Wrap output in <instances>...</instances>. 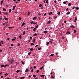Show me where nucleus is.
<instances>
[{
    "label": "nucleus",
    "mask_w": 79,
    "mask_h": 79,
    "mask_svg": "<svg viewBox=\"0 0 79 79\" xmlns=\"http://www.w3.org/2000/svg\"><path fill=\"white\" fill-rule=\"evenodd\" d=\"M70 27L72 28H75V27H74V26L73 25H72L71 26H70Z\"/></svg>",
    "instance_id": "obj_1"
},
{
    "label": "nucleus",
    "mask_w": 79,
    "mask_h": 79,
    "mask_svg": "<svg viewBox=\"0 0 79 79\" xmlns=\"http://www.w3.org/2000/svg\"><path fill=\"white\" fill-rule=\"evenodd\" d=\"M28 71H29V69H26L25 72L26 73V72H28Z\"/></svg>",
    "instance_id": "obj_2"
},
{
    "label": "nucleus",
    "mask_w": 79,
    "mask_h": 79,
    "mask_svg": "<svg viewBox=\"0 0 79 79\" xmlns=\"http://www.w3.org/2000/svg\"><path fill=\"white\" fill-rule=\"evenodd\" d=\"M70 32L69 31H68L66 33V34H70Z\"/></svg>",
    "instance_id": "obj_3"
},
{
    "label": "nucleus",
    "mask_w": 79,
    "mask_h": 79,
    "mask_svg": "<svg viewBox=\"0 0 79 79\" xmlns=\"http://www.w3.org/2000/svg\"><path fill=\"white\" fill-rule=\"evenodd\" d=\"M77 21V17H75V20H74V22L76 23Z\"/></svg>",
    "instance_id": "obj_4"
},
{
    "label": "nucleus",
    "mask_w": 79,
    "mask_h": 79,
    "mask_svg": "<svg viewBox=\"0 0 79 79\" xmlns=\"http://www.w3.org/2000/svg\"><path fill=\"white\" fill-rule=\"evenodd\" d=\"M51 23V21L49 20L48 21V22L47 23L48 24H50Z\"/></svg>",
    "instance_id": "obj_5"
},
{
    "label": "nucleus",
    "mask_w": 79,
    "mask_h": 79,
    "mask_svg": "<svg viewBox=\"0 0 79 79\" xmlns=\"http://www.w3.org/2000/svg\"><path fill=\"white\" fill-rule=\"evenodd\" d=\"M3 13L5 15H8V12H3Z\"/></svg>",
    "instance_id": "obj_6"
},
{
    "label": "nucleus",
    "mask_w": 79,
    "mask_h": 79,
    "mask_svg": "<svg viewBox=\"0 0 79 79\" xmlns=\"http://www.w3.org/2000/svg\"><path fill=\"white\" fill-rule=\"evenodd\" d=\"M5 20H6V21H8V18H6V17L4 18Z\"/></svg>",
    "instance_id": "obj_7"
},
{
    "label": "nucleus",
    "mask_w": 79,
    "mask_h": 79,
    "mask_svg": "<svg viewBox=\"0 0 79 79\" xmlns=\"http://www.w3.org/2000/svg\"><path fill=\"white\" fill-rule=\"evenodd\" d=\"M38 27H39V25H36L35 27V28H36V29H37V28H38Z\"/></svg>",
    "instance_id": "obj_8"
},
{
    "label": "nucleus",
    "mask_w": 79,
    "mask_h": 79,
    "mask_svg": "<svg viewBox=\"0 0 79 79\" xmlns=\"http://www.w3.org/2000/svg\"><path fill=\"white\" fill-rule=\"evenodd\" d=\"M25 24H26V23H24V22H23V23H22V25L23 26H24V25H25Z\"/></svg>",
    "instance_id": "obj_9"
},
{
    "label": "nucleus",
    "mask_w": 79,
    "mask_h": 79,
    "mask_svg": "<svg viewBox=\"0 0 79 79\" xmlns=\"http://www.w3.org/2000/svg\"><path fill=\"white\" fill-rule=\"evenodd\" d=\"M26 34V31H23V35H24V34Z\"/></svg>",
    "instance_id": "obj_10"
},
{
    "label": "nucleus",
    "mask_w": 79,
    "mask_h": 79,
    "mask_svg": "<svg viewBox=\"0 0 79 79\" xmlns=\"http://www.w3.org/2000/svg\"><path fill=\"white\" fill-rule=\"evenodd\" d=\"M3 0H2V1H1V5H2L3 4Z\"/></svg>",
    "instance_id": "obj_11"
},
{
    "label": "nucleus",
    "mask_w": 79,
    "mask_h": 79,
    "mask_svg": "<svg viewBox=\"0 0 79 79\" xmlns=\"http://www.w3.org/2000/svg\"><path fill=\"white\" fill-rule=\"evenodd\" d=\"M21 79H25V77H20Z\"/></svg>",
    "instance_id": "obj_12"
},
{
    "label": "nucleus",
    "mask_w": 79,
    "mask_h": 79,
    "mask_svg": "<svg viewBox=\"0 0 79 79\" xmlns=\"http://www.w3.org/2000/svg\"><path fill=\"white\" fill-rule=\"evenodd\" d=\"M33 35H34V36H36V35H37V34L36 33H35L33 34Z\"/></svg>",
    "instance_id": "obj_13"
},
{
    "label": "nucleus",
    "mask_w": 79,
    "mask_h": 79,
    "mask_svg": "<svg viewBox=\"0 0 79 79\" xmlns=\"http://www.w3.org/2000/svg\"><path fill=\"white\" fill-rule=\"evenodd\" d=\"M19 71H20V70H17L16 72V73H19Z\"/></svg>",
    "instance_id": "obj_14"
},
{
    "label": "nucleus",
    "mask_w": 79,
    "mask_h": 79,
    "mask_svg": "<svg viewBox=\"0 0 79 79\" xmlns=\"http://www.w3.org/2000/svg\"><path fill=\"white\" fill-rule=\"evenodd\" d=\"M37 18L36 17H35L33 19V20H35V19H37Z\"/></svg>",
    "instance_id": "obj_15"
},
{
    "label": "nucleus",
    "mask_w": 79,
    "mask_h": 79,
    "mask_svg": "<svg viewBox=\"0 0 79 79\" xmlns=\"http://www.w3.org/2000/svg\"><path fill=\"white\" fill-rule=\"evenodd\" d=\"M47 31H45L44 32V34H47Z\"/></svg>",
    "instance_id": "obj_16"
},
{
    "label": "nucleus",
    "mask_w": 79,
    "mask_h": 79,
    "mask_svg": "<svg viewBox=\"0 0 79 79\" xmlns=\"http://www.w3.org/2000/svg\"><path fill=\"white\" fill-rule=\"evenodd\" d=\"M75 8L76 9H77V10H79V7H75Z\"/></svg>",
    "instance_id": "obj_17"
},
{
    "label": "nucleus",
    "mask_w": 79,
    "mask_h": 79,
    "mask_svg": "<svg viewBox=\"0 0 79 79\" xmlns=\"http://www.w3.org/2000/svg\"><path fill=\"white\" fill-rule=\"evenodd\" d=\"M19 37L20 39H22V37H21V35H20L19 36Z\"/></svg>",
    "instance_id": "obj_18"
},
{
    "label": "nucleus",
    "mask_w": 79,
    "mask_h": 79,
    "mask_svg": "<svg viewBox=\"0 0 79 79\" xmlns=\"http://www.w3.org/2000/svg\"><path fill=\"white\" fill-rule=\"evenodd\" d=\"M3 11H6V10L4 8H3Z\"/></svg>",
    "instance_id": "obj_19"
},
{
    "label": "nucleus",
    "mask_w": 79,
    "mask_h": 79,
    "mask_svg": "<svg viewBox=\"0 0 79 79\" xmlns=\"http://www.w3.org/2000/svg\"><path fill=\"white\" fill-rule=\"evenodd\" d=\"M0 66H1V67H2V68H3V67H4V65H1Z\"/></svg>",
    "instance_id": "obj_20"
},
{
    "label": "nucleus",
    "mask_w": 79,
    "mask_h": 79,
    "mask_svg": "<svg viewBox=\"0 0 79 79\" xmlns=\"http://www.w3.org/2000/svg\"><path fill=\"white\" fill-rule=\"evenodd\" d=\"M44 76H45V75H40V77H44Z\"/></svg>",
    "instance_id": "obj_21"
},
{
    "label": "nucleus",
    "mask_w": 79,
    "mask_h": 79,
    "mask_svg": "<svg viewBox=\"0 0 79 79\" xmlns=\"http://www.w3.org/2000/svg\"><path fill=\"white\" fill-rule=\"evenodd\" d=\"M54 55V54H52L51 55H50V56H53Z\"/></svg>",
    "instance_id": "obj_22"
},
{
    "label": "nucleus",
    "mask_w": 79,
    "mask_h": 79,
    "mask_svg": "<svg viewBox=\"0 0 79 79\" xmlns=\"http://www.w3.org/2000/svg\"><path fill=\"white\" fill-rule=\"evenodd\" d=\"M13 61H14V60H12V59H11V60L10 62H11V63H13Z\"/></svg>",
    "instance_id": "obj_23"
},
{
    "label": "nucleus",
    "mask_w": 79,
    "mask_h": 79,
    "mask_svg": "<svg viewBox=\"0 0 79 79\" xmlns=\"http://www.w3.org/2000/svg\"><path fill=\"white\" fill-rule=\"evenodd\" d=\"M33 24H37V22H34L33 23Z\"/></svg>",
    "instance_id": "obj_24"
},
{
    "label": "nucleus",
    "mask_w": 79,
    "mask_h": 79,
    "mask_svg": "<svg viewBox=\"0 0 79 79\" xmlns=\"http://www.w3.org/2000/svg\"><path fill=\"white\" fill-rule=\"evenodd\" d=\"M60 11L57 13V14L58 15H60Z\"/></svg>",
    "instance_id": "obj_25"
},
{
    "label": "nucleus",
    "mask_w": 79,
    "mask_h": 79,
    "mask_svg": "<svg viewBox=\"0 0 79 79\" xmlns=\"http://www.w3.org/2000/svg\"><path fill=\"white\" fill-rule=\"evenodd\" d=\"M31 45H34V44L33 43H31Z\"/></svg>",
    "instance_id": "obj_26"
},
{
    "label": "nucleus",
    "mask_w": 79,
    "mask_h": 79,
    "mask_svg": "<svg viewBox=\"0 0 79 79\" xmlns=\"http://www.w3.org/2000/svg\"><path fill=\"white\" fill-rule=\"evenodd\" d=\"M42 69H43V67H41L40 68V70H42Z\"/></svg>",
    "instance_id": "obj_27"
},
{
    "label": "nucleus",
    "mask_w": 79,
    "mask_h": 79,
    "mask_svg": "<svg viewBox=\"0 0 79 79\" xmlns=\"http://www.w3.org/2000/svg\"><path fill=\"white\" fill-rule=\"evenodd\" d=\"M35 30H36V28H35L34 29H33V31H35Z\"/></svg>",
    "instance_id": "obj_28"
},
{
    "label": "nucleus",
    "mask_w": 79,
    "mask_h": 79,
    "mask_svg": "<svg viewBox=\"0 0 79 79\" xmlns=\"http://www.w3.org/2000/svg\"><path fill=\"white\" fill-rule=\"evenodd\" d=\"M2 16H1L0 17V21H1V20H2Z\"/></svg>",
    "instance_id": "obj_29"
},
{
    "label": "nucleus",
    "mask_w": 79,
    "mask_h": 79,
    "mask_svg": "<svg viewBox=\"0 0 79 79\" xmlns=\"http://www.w3.org/2000/svg\"><path fill=\"white\" fill-rule=\"evenodd\" d=\"M71 5H72L71 3H69L68 5H69V6H71Z\"/></svg>",
    "instance_id": "obj_30"
},
{
    "label": "nucleus",
    "mask_w": 79,
    "mask_h": 79,
    "mask_svg": "<svg viewBox=\"0 0 79 79\" xmlns=\"http://www.w3.org/2000/svg\"><path fill=\"white\" fill-rule=\"evenodd\" d=\"M1 42H2V44H3V40H1Z\"/></svg>",
    "instance_id": "obj_31"
},
{
    "label": "nucleus",
    "mask_w": 79,
    "mask_h": 79,
    "mask_svg": "<svg viewBox=\"0 0 79 79\" xmlns=\"http://www.w3.org/2000/svg\"><path fill=\"white\" fill-rule=\"evenodd\" d=\"M49 44V42H48L46 44V45H48Z\"/></svg>",
    "instance_id": "obj_32"
},
{
    "label": "nucleus",
    "mask_w": 79,
    "mask_h": 79,
    "mask_svg": "<svg viewBox=\"0 0 79 79\" xmlns=\"http://www.w3.org/2000/svg\"><path fill=\"white\" fill-rule=\"evenodd\" d=\"M48 0H47L46 3H47V4H48Z\"/></svg>",
    "instance_id": "obj_33"
},
{
    "label": "nucleus",
    "mask_w": 79,
    "mask_h": 79,
    "mask_svg": "<svg viewBox=\"0 0 79 79\" xmlns=\"http://www.w3.org/2000/svg\"><path fill=\"white\" fill-rule=\"evenodd\" d=\"M42 4H40V5H39V7H40V8L41 7H42Z\"/></svg>",
    "instance_id": "obj_34"
},
{
    "label": "nucleus",
    "mask_w": 79,
    "mask_h": 79,
    "mask_svg": "<svg viewBox=\"0 0 79 79\" xmlns=\"http://www.w3.org/2000/svg\"><path fill=\"white\" fill-rule=\"evenodd\" d=\"M52 14V12H51L49 13V15H51Z\"/></svg>",
    "instance_id": "obj_35"
},
{
    "label": "nucleus",
    "mask_w": 79,
    "mask_h": 79,
    "mask_svg": "<svg viewBox=\"0 0 79 79\" xmlns=\"http://www.w3.org/2000/svg\"><path fill=\"white\" fill-rule=\"evenodd\" d=\"M41 48H39L38 49V50H40Z\"/></svg>",
    "instance_id": "obj_36"
},
{
    "label": "nucleus",
    "mask_w": 79,
    "mask_h": 79,
    "mask_svg": "<svg viewBox=\"0 0 79 79\" xmlns=\"http://www.w3.org/2000/svg\"><path fill=\"white\" fill-rule=\"evenodd\" d=\"M30 51H33V49L32 48H31L30 49Z\"/></svg>",
    "instance_id": "obj_37"
},
{
    "label": "nucleus",
    "mask_w": 79,
    "mask_h": 79,
    "mask_svg": "<svg viewBox=\"0 0 79 79\" xmlns=\"http://www.w3.org/2000/svg\"><path fill=\"white\" fill-rule=\"evenodd\" d=\"M33 41H35V38L33 39Z\"/></svg>",
    "instance_id": "obj_38"
},
{
    "label": "nucleus",
    "mask_w": 79,
    "mask_h": 79,
    "mask_svg": "<svg viewBox=\"0 0 79 79\" xmlns=\"http://www.w3.org/2000/svg\"><path fill=\"white\" fill-rule=\"evenodd\" d=\"M9 12H11V9H9Z\"/></svg>",
    "instance_id": "obj_39"
},
{
    "label": "nucleus",
    "mask_w": 79,
    "mask_h": 79,
    "mask_svg": "<svg viewBox=\"0 0 79 79\" xmlns=\"http://www.w3.org/2000/svg\"><path fill=\"white\" fill-rule=\"evenodd\" d=\"M63 3L64 4H66V2L65 1Z\"/></svg>",
    "instance_id": "obj_40"
},
{
    "label": "nucleus",
    "mask_w": 79,
    "mask_h": 79,
    "mask_svg": "<svg viewBox=\"0 0 79 79\" xmlns=\"http://www.w3.org/2000/svg\"><path fill=\"white\" fill-rule=\"evenodd\" d=\"M31 53V52H29L28 53V55H30Z\"/></svg>",
    "instance_id": "obj_41"
},
{
    "label": "nucleus",
    "mask_w": 79,
    "mask_h": 79,
    "mask_svg": "<svg viewBox=\"0 0 79 79\" xmlns=\"http://www.w3.org/2000/svg\"><path fill=\"white\" fill-rule=\"evenodd\" d=\"M7 64H6V65H5V66H4V68H6V66H7Z\"/></svg>",
    "instance_id": "obj_42"
},
{
    "label": "nucleus",
    "mask_w": 79,
    "mask_h": 79,
    "mask_svg": "<svg viewBox=\"0 0 79 79\" xmlns=\"http://www.w3.org/2000/svg\"><path fill=\"white\" fill-rule=\"evenodd\" d=\"M33 76V77H36V76L35 75H34Z\"/></svg>",
    "instance_id": "obj_43"
},
{
    "label": "nucleus",
    "mask_w": 79,
    "mask_h": 79,
    "mask_svg": "<svg viewBox=\"0 0 79 79\" xmlns=\"http://www.w3.org/2000/svg\"><path fill=\"white\" fill-rule=\"evenodd\" d=\"M19 20H21V18L20 17H19Z\"/></svg>",
    "instance_id": "obj_44"
},
{
    "label": "nucleus",
    "mask_w": 79,
    "mask_h": 79,
    "mask_svg": "<svg viewBox=\"0 0 79 79\" xmlns=\"http://www.w3.org/2000/svg\"><path fill=\"white\" fill-rule=\"evenodd\" d=\"M12 68H13V65H12L10 67V68H11V69H12Z\"/></svg>",
    "instance_id": "obj_45"
},
{
    "label": "nucleus",
    "mask_w": 79,
    "mask_h": 79,
    "mask_svg": "<svg viewBox=\"0 0 79 79\" xmlns=\"http://www.w3.org/2000/svg\"><path fill=\"white\" fill-rule=\"evenodd\" d=\"M69 14H70V12H67V15H69Z\"/></svg>",
    "instance_id": "obj_46"
},
{
    "label": "nucleus",
    "mask_w": 79,
    "mask_h": 79,
    "mask_svg": "<svg viewBox=\"0 0 79 79\" xmlns=\"http://www.w3.org/2000/svg\"><path fill=\"white\" fill-rule=\"evenodd\" d=\"M34 71V69H32L31 70V73H33V72Z\"/></svg>",
    "instance_id": "obj_47"
},
{
    "label": "nucleus",
    "mask_w": 79,
    "mask_h": 79,
    "mask_svg": "<svg viewBox=\"0 0 79 79\" xmlns=\"http://www.w3.org/2000/svg\"><path fill=\"white\" fill-rule=\"evenodd\" d=\"M16 5L14 6H13V8H15L16 7Z\"/></svg>",
    "instance_id": "obj_48"
},
{
    "label": "nucleus",
    "mask_w": 79,
    "mask_h": 79,
    "mask_svg": "<svg viewBox=\"0 0 79 79\" xmlns=\"http://www.w3.org/2000/svg\"><path fill=\"white\" fill-rule=\"evenodd\" d=\"M76 30H74V32L73 33H76Z\"/></svg>",
    "instance_id": "obj_49"
},
{
    "label": "nucleus",
    "mask_w": 79,
    "mask_h": 79,
    "mask_svg": "<svg viewBox=\"0 0 79 79\" xmlns=\"http://www.w3.org/2000/svg\"><path fill=\"white\" fill-rule=\"evenodd\" d=\"M15 40V39L14 38H13V39H12V41H13Z\"/></svg>",
    "instance_id": "obj_50"
},
{
    "label": "nucleus",
    "mask_w": 79,
    "mask_h": 79,
    "mask_svg": "<svg viewBox=\"0 0 79 79\" xmlns=\"http://www.w3.org/2000/svg\"><path fill=\"white\" fill-rule=\"evenodd\" d=\"M33 23H34V22L33 21H32L30 23L31 24H33Z\"/></svg>",
    "instance_id": "obj_51"
},
{
    "label": "nucleus",
    "mask_w": 79,
    "mask_h": 79,
    "mask_svg": "<svg viewBox=\"0 0 79 79\" xmlns=\"http://www.w3.org/2000/svg\"><path fill=\"white\" fill-rule=\"evenodd\" d=\"M37 73H39V70H38L37 71Z\"/></svg>",
    "instance_id": "obj_52"
},
{
    "label": "nucleus",
    "mask_w": 79,
    "mask_h": 79,
    "mask_svg": "<svg viewBox=\"0 0 79 79\" xmlns=\"http://www.w3.org/2000/svg\"><path fill=\"white\" fill-rule=\"evenodd\" d=\"M9 29H12L13 28V27H8Z\"/></svg>",
    "instance_id": "obj_53"
},
{
    "label": "nucleus",
    "mask_w": 79,
    "mask_h": 79,
    "mask_svg": "<svg viewBox=\"0 0 79 79\" xmlns=\"http://www.w3.org/2000/svg\"><path fill=\"white\" fill-rule=\"evenodd\" d=\"M5 76H8V73H5L4 74Z\"/></svg>",
    "instance_id": "obj_54"
},
{
    "label": "nucleus",
    "mask_w": 79,
    "mask_h": 79,
    "mask_svg": "<svg viewBox=\"0 0 79 79\" xmlns=\"http://www.w3.org/2000/svg\"><path fill=\"white\" fill-rule=\"evenodd\" d=\"M49 42H50L51 44H52V41H49Z\"/></svg>",
    "instance_id": "obj_55"
},
{
    "label": "nucleus",
    "mask_w": 79,
    "mask_h": 79,
    "mask_svg": "<svg viewBox=\"0 0 79 79\" xmlns=\"http://www.w3.org/2000/svg\"><path fill=\"white\" fill-rule=\"evenodd\" d=\"M14 45L13 44H11V47H13V46Z\"/></svg>",
    "instance_id": "obj_56"
},
{
    "label": "nucleus",
    "mask_w": 79,
    "mask_h": 79,
    "mask_svg": "<svg viewBox=\"0 0 79 79\" xmlns=\"http://www.w3.org/2000/svg\"><path fill=\"white\" fill-rule=\"evenodd\" d=\"M69 10V9H68V8H67L66 9V11H68Z\"/></svg>",
    "instance_id": "obj_57"
},
{
    "label": "nucleus",
    "mask_w": 79,
    "mask_h": 79,
    "mask_svg": "<svg viewBox=\"0 0 79 79\" xmlns=\"http://www.w3.org/2000/svg\"><path fill=\"white\" fill-rule=\"evenodd\" d=\"M38 15H39L40 16H41V14H40V12L38 13Z\"/></svg>",
    "instance_id": "obj_58"
},
{
    "label": "nucleus",
    "mask_w": 79,
    "mask_h": 79,
    "mask_svg": "<svg viewBox=\"0 0 79 79\" xmlns=\"http://www.w3.org/2000/svg\"><path fill=\"white\" fill-rule=\"evenodd\" d=\"M2 51H3V50L2 49H0V52H2Z\"/></svg>",
    "instance_id": "obj_59"
},
{
    "label": "nucleus",
    "mask_w": 79,
    "mask_h": 79,
    "mask_svg": "<svg viewBox=\"0 0 79 79\" xmlns=\"http://www.w3.org/2000/svg\"><path fill=\"white\" fill-rule=\"evenodd\" d=\"M22 64H24V62H22Z\"/></svg>",
    "instance_id": "obj_60"
},
{
    "label": "nucleus",
    "mask_w": 79,
    "mask_h": 79,
    "mask_svg": "<svg viewBox=\"0 0 79 79\" xmlns=\"http://www.w3.org/2000/svg\"><path fill=\"white\" fill-rule=\"evenodd\" d=\"M47 15V13H45L44 15V16H46Z\"/></svg>",
    "instance_id": "obj_61"
},
{
    "label": "nucleus",
    "mask_w": 79,
    "mask_h": 79,
    "mask_svg": "<svg viewBox=\"0 0 79 79\" xmlns=\"http://www.w3.org/2000/svg\"><path fill=\"white\" fill-rule=\"evenodd\" d=\"M15 3H18V2L17 1L15 2Z\"/></svg>",
    "instance_id": "obj_62"
},
{
    "label": "nucleus",
    "mask_w": 79,
    "mask_h": 79,
    "mask_svg": "<svg viewBox=\"0 0 79 79\" xmlns=\"http://www.w3.org/2000/svg\"><path fill=\"white\" fill-rule=\"evenodd\" d=\"M56 55H58V52H56Z\"/></svg>",
    "instance_id": "obj_63"
},
{
    "label": "nucleus",
    "mask_w": 79,
    "mask_h": 79,
    "mask_svg": "<svg viewBox=\"0 0 79 79\" xmlns=\"http://www.w3.org/2000/svg\"><path fill=\"white\" fill-rule=\"evenodd\" d=\"M38 46H39V45H36L35 46V47H38Z\"/></svg>",
    "instance_id": "obj_64"
}]
</instances>
